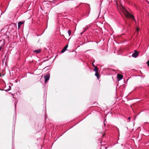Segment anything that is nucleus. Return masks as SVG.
<instances>
[{
	"label": "nucleus",
	"instance_id": "14",
	"mask_svg": "<svg viewBox=\"0 0 149 149\" xmlns=\"http://www.w3.org/2000/svg\"><path fill=\"white\" fill-rule=\"evenodd\" d=\"M136 31L138 32L139 31V28H137L136 29Z\"/></svg>",
	"mask_w": 149,
	"mask_h": 149
},
{
	"label": "nucleus",
	"instance_id": "8",
	"mask_svg": "<svg viewBox=\"0 0 149 149\" xmlns=\"http://www.w3.org/2000/svg\"><path fill=\"white\" fill-rule=\"evenodd\" d=\"M88 27L87 26L86 28H84V31L82 32L81 33V34L82 35L84 32H85L86 31V30L88 29Z\"/></svg>",
	"mask_w": 149,
	"mask_h": 149
},
{
	"label": "nucleus",
	"instance_id": "12",
	"mask_svg": "<svg viewBox=\"0 0 149 149\" xmlns=\"http://www.w3.org/2000/svg\"><path fill=\"white\" fill-rule=\"evenodd\" d=\"M106 119H105L104 121V126H105V124L106 123Z\"/></svg>",
	"mask_w": 149,
	"mask_h": 149
},
{
	"label": "nucleus",
	"instance_id": "13",
	"mask_svg": "<svg viewBox=\"0 0 149 149\" xmlns=\"http://www.w3.org/2000/svg\"><path fill=\"white\" fill-rule=\"evenodd\" d=\"M147 63V65L149 67V61H148Z\"/></svg>",
	"mask_w": 149,
	"mask_h": 149
},
{
	"label": "nucleus",
	"instance_id": "10",
	"mask_svg": "<svg viewBox=\"0 0 149 149\" xmlns=\"http://www.w3.org/2000/svg\"><path fill=\"white\" fill-rule=\"evenodd\" d=\"M98 73H97V72H96L95 74V75L97 77V78H98Z\"/></svg>",
	"mask_w": 149,
	"mask_h": 149
},
{
	"label": "nucleus",
	"instance_id": "3",
	"mask_svg": "<svg viewBox=\"0 0 149 149\" xmlns=\"http://www.w3.org/2000/svg\"><path fill=\"white\" fill-rule=\"evenodd\" d=\"M45 79V82H46L48 80H49L50 78V74H47L44 76Z\"/></svg>",
	"mask_w": 149,
	"mask_h": 149
},
{
	"label": "nucleus",
	"instance_id": "15",
	"mask_svg": "<svg viewBox=\"0 0 149 149\" xmlns=\"http://www.w3.org/2000/svg\"><path fill=\"white\" fill-rule=\"evenodd\" d=\"M130 117H129L128 118V120H129V122L130 121Z\"/></svg>",
	"mask_w": 149,
	"mask_h": 149
},
{
	"label": "nucleus",
	"instance_id": "9",
	"mask_svg": "<svg viewBox=\"0 0 149 149\" xmlns=\"http://www.w3.org/2000/svg\"><path fill=\"white\" fill-rule=\"evenodd\" d=\"M98 70V68H97V67H96L94 69V71H95L96 72H97Z\"/></svg>",
	"mask_w": 149,
	"mask_h": 149
},
{
	"label": "nucleus",
	"instance_id": "11",
	"mask_svg": "<svg viewBox=\"0 0 149 149\" xmlns=\"http://www.w3.org/2000/svg\"><path fill=\"white\" fill-rule=\"evenodd\" d=\"M68 34H69V36H70V33H71L70 31V30H68Z\"/></svg>",
	"mask_w": 149,
	"mask_h": 149
},
{
	"label": "nucleus",
	"instance_id": "16",
	"mask_svg": "<svg viewBox=\"0 0 149 149\" xmlns=\"http://www.w3.org/2000/svg\"><path fill=\"white\" fill-rule=\"evenodd\" d=\"M2 46H1L0 47V51L2 49Z\"/></svg>",
	"mask_w": 149,
	"mask_h": 149
},
{
	"label": "nucleus",
	"instance_id": "6",
	"mask_svg": "<svg viewBox=\"0 0 149 149\" xmlns=\"http://www.w3.org/2000/svg\"><path fill=\"white\" fill-rule=\"evenodd\" d=\"M117 77L118 81L121 80L123 77V76L119 74H117Z\"/></svg>",
	"mask_w": 149,
	"mask_h": 149
},
{
	"label": "nucleus",
	"instance_id": "17",
	"mask_svg": "<svg viewBox=\"0 0 149 149\" xmlns=\"http://www.w3.org/2000/svg\"><path fill=\"white\" fill-rule=\"evenodd\" d=\"M15 107H16V105L15 104Z\"/></svg>",
	"mask_w": 149,
	"mask_h": 149
},
{
	"label": "nucleus",
	"instance_id": "7",
	"mask_svg": "<svg viewBox=\"0 0 149 149\" xmlns=\"http://www.w3.org/2000/svg\"><path fill=\"white\" fill-rule=\"evenodd\" d=\"M41 51V49H39L37 50H36L33 51L36 54H38Z\"/></svg>",
	"mask_w": 149,
	"mask_h": 149
},
{
	"label": "nucleus",
	"instance_id": "1",
	"mask_svg": "<svg viewBox=\"0 0 149 149\" xmlns=\"http://www.w3.org/2000/svg\"><path fill=\"white\" fill-rule=\"evenodd\" d=\"M121 10L126 17L130 18L132 20H135L134 16L130 14L125 8L122 7Z\"/></svg>",
	"mask_w": 149,
	"mask_h": 149
},
{
	"label": "nucleus",
	"instance_id": "2",
	"mask_svg": "<svg viewBox=\"0 0 149 149\" xmlns=\"http://www.w3.org/2000/svg\"><path fill=\"white\" fill-rule=\"evenodd\" d=\"M138 52L136 50L134 51V52L133 53L132 55V56L134 58L137 57L138 56Z\"/></svg>",
	"mask_w": 149,
	"mask_h": 149
},
{
	"label": "nucleus",
	"instance_id": "5",
	"mask_svg": "<svg viewBox=\"0 0 149 149\" xmlns=\"http://www.w3.org/2000/svg\"><path fill=\"white\" fill-rule=\"evenodd\" d=\"M68 47V45H67L66 46H65L61 51V53H64L66 50L67 49V48Z\"/></svg>",
	"mask_w": 149,
	"mask_h": 149
},
{
	"label": "nucleus",
	"instance_id": "4",
	"mask_svg": "<svg viewBox=\"0 0 149 149\" xmlns=\"http://www.w3.org/2000/svg\"><path fill=\"white\" fill-rule=\"evenodd\" d=\"M24 21H19L18 22V29L20 28L21 25L24 24Z\"/></svg>",
	"mask_w": 149,
	"mask_h": 149
}]
</instances>
